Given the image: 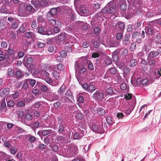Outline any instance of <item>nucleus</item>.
<instances>
[{
  "label": "nucleus",
  "mask_w": 161,
  "mask_h": 161,
  "mask_svg": "<svg viewBox=\"0 0 161 161\" xmlns=\"http://www.w3.org/2000/svg\"><path fill=\"white\" fill-rule=\"evenodd\" d=\"M117 71V70L115 68L112 67L108 69L107 71L106 74L110 76L111 75L115 74Z\"/></svg>",
  "instance_id": "17"
},
{
  "label": "nucleus",
  "mask_w": 161,
  "mask_h": 161,
  "mask_svg": "<svg viewBox=\"0 0 161 161\" xmlns=\"http://www.w3.org/2000/svg\"><path fill=\"white\" fill-rule=\"evenodd\" d=\"M67 29L68 31L70 32H73L77 31V27L73 24L70 25Z\"/></svg>",
  "instance_id": "21"
},
{
  "label": "nucleus",
  "mask_w": 161,
  "mask_h": 161,
  "mask_svg": "<svg viewBox=\"0 0 161 161\" xmlns=\"http://www.w3.org/2000/svg\"><path fill=\"white\" fill-rule=\"evenodd\" d=\"M161 34L158 33L156 34L155 36L154 39L156 41H158L161 38Z\"/></svg>",
  "instance_id": "64"
},
{
  "label": "nucleus",
  "mask_w": 161,
  "mask_h": 161,
  "mask_svg": "<svg viewBox=\"0 0 161 161\" xmlns=\"http://www.w3.org/2000/svg\"><path fill=\"white\" fill-rule=\"evenodd\" d=\"M137 64V61L136 59H131L130 61L129 65L130 67H134Z\"/></svg>",
  "instance_id": "40"
},
{
  "label": "nucleus",
  "mask_w": 161,
  "mask_h": 161,
  "mask_svg": "<svg viewBox=\"0 0 161 161\" xmlns=\"http://www.w3.org/2000/svg\"><path fill=\"white\" fill-rule=\"evenodd\" d=\"M80 14H87L89 12V9L87 7L85 6L84 5H81L79 7Z\"/></svg>",
  "instance_id": "12"
},
{
  "label": "nucleus",
  "mask_w": 161,
  "mask_h": 161,
  "mask_svg": "<svg viewBox=\"0 0 161 161\" xmlns=\"http://www.w3.org/2000/svg\"><path fill=\"white\" fill-rule=\"evenodd\" d=\"M17 105L18 107H23L25 105V100L19 101L17 103Z\"/></svg>",
  "instance_id": "41"
},
{
  "label": "nucleus",
  "mask_w": 161,
  "mask_h": 161,
  "mask_svg": "<svg viewBox=\"0 0 161 161\" xmlns=\"http://www.w3.org/2000/svg\"><path fill=\"white\" fill-rule=\"evenodd\" d=\"M53 132V131L51 129L45 130L42 131V136H45L46 135L51 134Z\"/></svg>",
  "instance_id": "33"
},
{
  "label": "nucleus",
  "mask_w": 161,
  "mask_h": 161,
  "mask_svg": "<svg viewBox=\"0 0 161 161\" xmlns=\"http://www.w3.org/2000/svg\"><path fill=\"white\" fill-rule=\"evenodd\" d=\"M67 34L64 32H62L58 36V39L60 41H65L67 37Z\"/></svg>",
  "instance_id": "19"
},
{
  "label": "nucleus",
  "mask_w": 161,
  "mask_h": 161,
  "mask_svg": "<svg viewBox=\"0 0 161 161\" xmlns=\"http://www.w3.org/2000/svg\"><path fill=\"white\" fill-rule=\"evenodd\" d=\"M50 139L49 136H47L44 138L43 142L46 145H48L50 143Z\"/></svg>",
  "instance_id": "45"
},
{
  "label": "nucleus",
  "mask_w": 161,
  "mask_h": 161,
  "mask_svg": "<svg viewBox=\"0 0 161 161\" xmlns=\"http://www.w3.org/2000/svg\"><path fill=\"white\" fill-rule=\"evenodd\" d=\"M96 89V87L92 85H89L88 92H92Z\"/></svg>",
  "instance_id": "42"
},
{
  "label": "nucleus",
  "mask_w": 161,
  "mask_h": 161,
  "mask_svg": "<svg viewBox=\"0 0 161 161\" xmlns=\"http://www.w3.org/2000/svg\"><path fill=\"white\" fill-rule=\"evenodd\" d=\"M31 3L35 7H36L38 5L39 6L38 1H37L36 0H32Z\"/></svg>",
  "instance_id": "61"
},
{
  "label": "nucleus",
  "mask_w": 161,
  "mask_h": 161,
  "mask_svg": "<svg viewBox=\"0 0 161 161\" xmlns=\"http://www.w3.org/2000/svg\"><path fill=\"white\" fill-rule=\"evenodd\" d=\"M125 27L124 23L120 21L118 22L114 26V31L118 32H123Z\"/></svg>",
  "instance_id": "3"
},
{
  "label": "nucleus",
  "mask_w": 161,
  "mask_h": 161,
  "mask_svg": "<svg viewBox=\"0 0 161 161\" xmlns=\"http://www.w3.org/2000/svg\"><path fill=\"white\" fill-rule=\"evenodd\" d=\"M7 106L10 108L13 107L15 104L14 101L12 100L8 101V102H7Z\"/></svg>",
  "instance_id": "50"
},
{
  "label": "nucleus",
  "mask_w": 161,
  "mask_h": 161,
  "mask_svg": "<svg viewBox=\"0 0 161 161\" xmlns=\"http://www.w3.org/2000/svg\"><path fill=\"white\" fill-rule=\"evenodd\" d=\"M60 55L62 57L65 58L67 55L66 51L64 50H63L60 52Z\"/></svg>",
  "instance_id": "56"
},
{
  "label": "nucleus",
  "mask_w": 161,
  "mask_h": 161,
  "mask_svg": "<svg viewBox=\"0 0 161 161\" xmlns=\"http://www.w3.org/2000/svg\"><path fill=\"white\" fill-rule=\"evenodd\" d=\"M106 120L108 124L109 125H111L113 124V120L112 118L110 116L107 117L106 118Z\"/></svg>",
  "instance_id": "48"
},
{
  "label": "nucleus",
  "mask_w": 161,
  "mask_h": 161,
  "mask_svg": "<svg viewBox=\"0 0 161 161\" xmlns=\"http://www.w3.org/2000/svg\"><path fill=\"white\" fill-rule=\"evenodd\" d=\"M58 124L59 125L58 127V132L59 134H62L64 131V124H63L64 121L60 117H58Z\"/></svg>",
  "instance_id": "4"
},
{
  "label": "nucleus",
  "mask_w": 161,
  "mask_h": 161,
  "mask_svg": "<svg viewBox=\"0 0 161 161\" xmlns=\"http://www.w3.org/2000/svg\"><path fill=\"white\" fill-rule=\"evenodd\" d=\"M103 97L104 94L100 92L98 90H97L92 95V97L97 100H100L103 99Z\"/></svg>",
  "instance_id": "8"
},
{
  "label": "nucleus",
  "mask_w": 161,
  "mask_h": 161,
  "mask_svg": "<svg viewBox=\"0 0 161 161\" xmlns=\"http://www.w3.org/2000/svg\"><path fill=\"white\" fill-rule=\"evenodd\" d=\"M65 97H64V99L66 101L70 100L73 99V96L72 93L70 90H68L65 93Z\"/></svg>",
  "instance_id": "10"
},
{
  "label": "nucleus",
  "mask_w": 161,
  "mask_h": 161,
  "mask_svg": "<svg viewBox=\"0 0 161 161\" xmlns=\"http://www.w3.org/2000/svg\"><path fill=\"white\" fill-rule=\"evenodd\" d=\"M145 31L146 34H148L149 35H152L154 33V30L150 26L145 27Z\"/></svg>",
  "instance_id": "23"
},
{
  "label": "nucleus",
  "mask_w": 161,
  "mask_h": 161,
  "mask_svg": "<svg viewBox=\"0 0 161 161\" xmlns=\"http://www.w3.org/2000/svg\"><path fill=\"white\" fill-rule=\"evenodd\" d=\"M19 95V93L18 92H15L12 95V97L13 99L17 98Z\"/></svg>",
  "instance_id": "55"
},
{
  "label": "nucleus",
  "mask_w": 161,
  "mask_h": 161,
  "mask_svg": "<svg viewBox=\"0 0 161 161\" xmlns=\"http://www.w3.org/2000/svg\"><path fill=\"white\" fill-rule=\"evenodd\" d=\"M100 14L104 17H106L109 14L107 5L103 8L99 12Z\"/></svg>",
  "instance_id": "13"
},
{
  "label": "nucleus",
  "mask_w": 161,
  "mask_h": 161,
  "mask_svg": "<svg viewBox=\"0 0 161 161\" xmlns=\"http://www.w3.org/2000/svg\"><path fill=\"white\" fill-rule=\"evenodd\" d=\"M38 147L40 149L43 150L46 148V146L43 144L40 143L38 145Z\"/></svg>",
  "instance_id": "63"
},
{
  "label": "nucleus",
  "mask_w": 161,
  "mask_h": 161,
  "mask_svg": "<svg viewBox=\"0 0 161 161\" xmlns=\"http://www.w3.org/2000/svg\"><path fill=\"white\" fill-rule=\"evenodd\" d=\"M119 3L120 4L119 8L120 10L123 11H126L127 7L126 1L125 0H119Z\"/></svg>",
  "instance_id": "11"
},
{
  "label": "nucleus",
  "mask_w": 161,
  "mask_h": 161,
  "mask_svg": "<svg viewBox=\"0 0 161 161\" xmlns=\"http://www.w3.org/2000/svg\"><path fill=\"white\" fill-rule=\"evenodd\" d=\"M49 147L51 148L52 150L54 152H57L59 149L58 146L56 144H54L53 145H50Z\"/></svg>",
  "instance_id": "39"
},
{
  "label": "nucleus",
  "mask_w": 161,
  "mask_h": 161,
  "mask_svg": "<svg viewBox=\"0 0 161 161\" xmlns=\"http://www.w3.org/2000/svg\"><path fill=\"white\" fill-rule=\"evenodd\" d=\"M15 75L17 77L21 79L24 76V72H22L21 70L19 69L15 72Z\"/></svg>",
  "instance_id": "26"
},
{
  "label": "nucleus",
  "mask_w": 161,
  "mask_h": 161,
  "mask_svg": "<svg viewBox=\"0 0 161 161\" xmlns=\"http://www.w3.org/2000/svg\"><path fill=\"white\" fill-rule=\"evenodd\" d=\"M8 74L10 77H12L14 75V70L11 68H9L8 70Z\"/></svg>",
  "instance_id": "47"
},
{
  "label": "nucleus",
  "mask_w": 161,
  "mask_h": 161,
  "mask_svg": "<svg viewBox=\"0 0 161 161\" xmlns=\"http://www.w3.org/2000/svg\"><path fill=\"white\" fill-rule=\"evenodd\" d=\"M65 86L64 84L62 85L58 89V92L60 95L63 94L65 91Z\"/></svg>",
  "instance_id": "37"
},
{
  "label": "nucleus",
  "mask_w": 161,
  "mask_h": 161,
  "mask_svg": "<svg viewBox=\"0 0 161 161\" xmlns=\"http://www.w3.org/2000/svg\"><path fill=\"white\" fill-rule=\"evenodd\" d=\"M26 8L27 10L30 12H32L33 13H34L36 11L35 9L30 4H26Z\"/></svg>",
  "instance_id": "34"
},
{
  "label": "nucleus",
  "mask_w": 161,
  "mask_h": 161,
  "mask_svg": "<svg viewBox=\"0 0 161 161\" xmlns=\"http://www.w3.org/2000/svg\"><path fill=\"white\" fill-rule=\"evenodd\" d=\"M27 81H26V79L24 81V83L22 88L24 89H26L28 88L29 86Z\"/></svg>",
  "instance_id": "49"
},
{
  "label": "nucleus",
  "mask_w": 161,
  "mask_h": 161,
  "mask_svg": "<svg viewBox=\"0 0 161 161\" xmlns=\"http://www.w3.org/2000/svg\"><path fill=\"white\" fill-rule=\"evenodd\" d=\"M19 22L17 20H15L10 25V29H15L18 28L19 26Z\"/></svg>",
  "instance_id": "24"
},
{
  "label": "nucleus",
  "mask_w": 161,
  "mask_h": 161,
  "mask_svg": "<svg viewBox=\"0 0 161 161\" xmlns=\"http://www.w3.org/2000/svg\"><path fill=\"white\" fill-rule=\"evenodd\" d=\"M47 96L48 98H51L53 100H57L58 99V96L56 93L53 92L50 88H48L47 92Z\"/></svg>",
  "instance_id": "5"
},
{
  "label": "nucleus",
  "mask_w": 161,
  "mask_h": 161,
  "mask_svg": "<svg viewBox=\"0 0 161 161\" xmlns=\"http://www.w3.org/2000/svg\"><path fill=\"white\" fill-rule=\"evenodd\" d=\"M56 139L58 142L60 143L64 142L66 140V138L61 136H57L56 138Z\"/></svg>",
  "instance_id": "31"
},
{
  "label": "nucleus",
  "mask_w": 161,
  "mask_h": 161,
  "mask_svg": "<svg viewBox=\"0 0 161 161\" xmlns=\"http://www.w3.org/2000/svg\"><path fill=\"white\" fill-rule=\"evenodd\" d=\"M1 107L3 109H5L6 111L7 110V107L5 102V98H3L1 102Z\"/></svg>",
  "instance_id": "38"
},
{
  "label": "nucleus",
  "mask_w": 161,
  "mask_h": 161,
  "mask_svg": "<svg viewBox=\"0 0 161 161\" xmlns=\"http://www.w3.org/2000/svg\"><path fill=\"white\" fill-rule=\"evenodd\" d=\"M33 59L31 57H28L25 56L23 58V64L26 67H28L33 62Z\"/></svg>",
  "instance_id": "6"
},
{
  "label": "nucleus",
  "mask_w": 161,
  "mask_h": 161,
  "mask_svg": "<svg viewBox=\"0 0 161 161\" xmlns=\"http://www.w3.org/2000/svg\"><path fill=\"white\" fill-rule=\"evenodd\" d=\"M105 64L106 65H109L112 63V61L110 58H107L105 60Z\"/></svg>",
  "instance_id": "58"
},
{
  "label": "nucleus",
  "mask_w": 161,
  "mask_h": 161,
  "mask_svg": "<svg viewBox=\"0 0 161 161\" xmlns=\"http://www.w3.org/2000/svg\"><path fill=\"white\" fill-rule=\"evenodd\" d=\"M37 32L39 34L42 35H49L46 31H44V29L42 27H39L37 29Z\"/></svg>",
  "instance_id": "25"
},
{
  "label": "nucleus",
  "mask_w": 161,
  "mask_h": 161,
  "mask_svg": "<svg viewBox=\"0 0 161 161\" xmlns=\"http://www.w3.org/2000/svg\"><path fill=\"white\" fill-rule=\"evenodd\" d=\"M77 100L80 103H83L84 101V98L82 96H78Z\"/></svg>",
  "instance_id": "62"
},
{
  "label": "nucleus",
  "mask_w": 161,
  "mask_h": 161,
  "mask_svg": "<svg viewBox=\"0 0 161 161\" xmlns=\"http://www.w3.org/2000/svg\"><path fill=\"white\" fill-rule=\"evenodd\" d=\"M0 95L2 97H5L10 92V89L8 88H5L4 89H1L0 90Z\"/></svg>",
  "instance_id": "14"
},
{
  "label": "nucleus",
  "mask_w": 161,
  "mask_h": 161,
  "mask_svg": "<svg viewBox=\"0 0 161 161\" xmlns=\"http://www.w3.org/2000/svg\"><path fill=\"white\" fill-rule=\"evenodd\" d=\"M148 79L147 78H145L141 81V83L142 85L143 86H146L148 84Z\"/></svg>",
  "instance_id": "53"
},
{
  "label": "nucleus",
  "mask_w": 161,
  "mask_h": 161,
  "mask_svg": "<svg viewBox=\"0 0 161 161\" xmlns=\"http://www.w3.org/2000/svg\"><path fill=\"white\" fill-rule=\"evenodd\" d=\"M10 153L13 154H15L17 152L16 148L14 147H12L10 149Z\"/></svg>",
  "instance_id": "59"
},
{
  "label": "nucleus",
  "mask_w": 161,
  "mask_h": 161,
  "mask_svg": "<svg viewBox=\"0 0 161 161\" xmlns=\"http://www.w3.org/2000/svg\"><path fill=\"white\" fill-rule=\"evenodd\" d=\"M106 86L107 89L106 90L105 93L108 95H112L115 93L113 90V88L111 87V84L109 83H106Z\"/></svg>",
  "instance_id": "9"
},
{
  "label": "nucleus",
  "mask_w": 161,
  "mask_h": 161,
  "mask_svg": "<svg viewBox=\"0 0 161 161\" xmlns=\"http://www.w3.org/2000/svg\"><path fill=\"white\" fill-rule=\"evenodd\" d=\"M21 43L23 47V48H24L25 47V49H27L28 46L30 44L29 42L26 39H22L21 41Z\"/></svg>",
  "instance_id": "20"
},
{
  "label": "nucleus",
  "mask_w": 161,
  "mask_h": 161,
  "mask_svg": "<svg viewBox=\"0 0 161 161\" xmlns=\"http://www.w3.org/2000/svg\"><path fill=\"white\" fill-rule=\"evenodd\" d=\"M27 138H28V141L31 143L34 142L36 140V138L35 136H32L30 134L27 135Z\"/></svg>",
  "instance_id": "35"
},
{
  "label": "nucleus",
  "mask_w": 161,
  "mask_h": 161,
  "mask_svg": "<svg viewBox=\"0 0 161 161\" xmlns=\"http://www.w3.org/2000/svg\"><path fill=\"white\" fill-rule=\"evenodd\" d=\"M39 6L42 7H45L47 6L48 0H38Z\"/></svg>",
  "instance_id": "22"
},
{
  "label": "nucleus",
  "mask_w": 161,
  "mask_h": 161,
  "mask_svg": "<svg viewBox=\"0 0 161 161\" xmlns=\"http://www.w3.org/2000/svg\"><path fill=\"white\" fill-rule=\"evenodd\" d=\"M26 81H27L30 86H31L32 87L34 86L36 83V80L34 79H26Z\"/></svg>",
  "instance_id": "32"
},
{
  "label": "nucleus",
  "mask_w": 161,
  "mask_h": 161,
  "mask_svg": "<svg viewBox=\"0 0 161 161\" xmlns=\"http://www.w3.org/2000/svg\"><path fill=\"white\" fill-rule=\"evenodd\" d=\"M109 14H114L117 10V4L115 1H111L107 4Z\"/></svg>",
  "instance_id": "2"
},
{
  "label": "nucleus",
  "mask_w": 161,
  "mask_h": 161,
  "mask_svg": "<svg viewBox=\"0 0 161 161\" xmlns=\"http://www.w3.org/2000/svg\"><path fill=\"white\" fill-rule=\"evenodd\" d=\"M98 114L99 116H103L105 114L104 109L103 108H99L97 110Z\"/></svg>",
  "instance_id": "36"
},
{
  "label": "nucleus",
  "mask_w": 161,
  "mask_h": 161,
  "mask_svg": "<svg viewBox=\"0 0 161 161\" xmlns=\"http://www.w3.org/2000/svg\"><path fill=\"white\" fill-rule=\"evenodd\" d=\"M47 17L50 25L54 26L56 24L57 21L55 19H51V16L48 15H47Z\"/></svg>",
  "instance_id": "16"
},
{
  "label": "nucleus",
  "mask_w": 161,
  "mask_h": 161,
  "mask_svg": "<svg viewBox=\"0 0 161 161\" xmlns=\"http://www.w3.org/2000/svg\"><path fill=\"white\" fill-rule=\"evenodd\" d=\"M74 132L73 138L74 139H80L84 136V131L80 129L78 132L75 131Z\"/></svg>",
  "instance_id": "7"
},
{
  "label": "nucleus",
  "mask_w": 161,
  "mask_h": 161,
  "mask_svg": "<svg viewBox=\"0 0 161 161\" xmlns=\"http://www.w3.org/2000/svg\"><path fill=\"white\" fill-rule=\"evenodd\" d=\"M116 36V38L118 40H121L123 37V32H118Z\"/></svg>",
  "instance_id": "51"
},
{
  "label": "nucleus",
  "mask_w": 161,
  "mask_h": 161,
  "mask_svg": "<svg viewBox=\"0 0 161 161\" xmlns=\"http://www.w3.org/2000/svg\"><path fill=\"white\" fill-rule=\"evenodd\" d=\"M61 106V103L59 101H58L54 103L53 104V106L56 108H59Z\"/></svg>",
  "instance_id": "54"
},
{
  "label": "nucleus",
  "mask_w": 161,
  "mask_h": 161,
  "mask_svg": "<svg viewBox=\"0 0 161 161\" xmlns=\"http://www.w3.org/2000/svg\"><path fill=\"white\" fill-rule=\"evenodd\" d=\"M15 113L19 117L22 118L24 115V112L22 110H16L15 111Z\"/></svg>",
  "instance_id": "43"
},
{
  "label": "nucleus",
  "mask_w": 161,
  "mask_h": 161,
  "mask_svg": "<svg viewBox=\"0 0 161 161\" xmlns=\"http://www.w3.org/2000/svg\"><path fill=\"white\" fill-rule=\"evenodd\" d=\"M148 64L150 65L153 66L156 64V61L153 59H151L148 61Z\"/></svg>",
  "instance_id": "57"
},
{
  "label": "nucleus",
  "mask_w": 161,
  "mask_h": 161,
  "mask_svg": "<svg viewBox=\"0 0 161 161\" xmlns=\"http://www.w3.org/2000/svg\"><path fill=\"white\" fill-rule=\"evenodd\" d=\"M159 54L158 51H153L150 52L148 54V57L150 58H153L157 56Z\"/></svg>",
  "instance_id": "29"
},
{
  "label": "nucleus",
  "mask_w": 161,
  "mask_h": 161,
  "mask_svg": "<svg viewBox=\"0 0 161 161\" xmlns=\"http://www.w3.org/2000/svg\"><path fill=\"white\" fill-rule=\"evenodd\" d=\"M33 117V116L32 115L30 114L27 113L25 115V118L26 120L30 121L32 119Z\"/></svg>",
  "instance_id": "46"
},
{
  "label": "nucleus",
  "mask_w": 161,
  "mask_h": 161,
  "mask_svg": "<svg viewBox=\"0 0 161 161\" xmlns=\"http://www.w3.org/2000/svg\"><path fill=\"white\" fill-rule=\"evenodd\" d=\"M91 128L95 133H103L104 132L103 124L99 122L93 123L91 125Z\"/></svg>",
  "instance_id": "1"
},
{
  "label": "nucleus",
  "mask_w": 161,
  "mask_h": 161,
  "mask_svg": "<svg viewBox=\"0 0 161 161\" xmlns=\"http://www.w3.org/2000/svg\"><path fill=\"white\" fill-rule=\"evenodd\" d=\"M132 97V94L130 93H127L125 95L124 97L126 100L130 99Z\"/></svg>",
  "instance_id": "60"
},
{
  "label": "nucleus",
  "mask_w": 161,
  "mask_h": 161,
  "mask_svg": "<svg viewBox=\"0 0 161 161\" xmlns=\"http://www.w3.org/2000/svg\"><path fill=\"white\" fill-rule=\"evenodd\" d=\"M58 9L57 8H53L50 9L49 12L47 13V15L50 16H53L57 14Z\"/></svg>",
  "instance_id": "18"
},
{
  "label": "nucleus",
  "mask_w": 161,
  "mask_h": 161,
  "mask_svg": "<svg viewBox=\"0 0 161 161\" xmlns=\"http://www.w3.org/2000/svg\"><path fill=\"white\" fill-rule=\"evenodd\" d=\"M34 34L31 31H28L24 34L25 37L28 39H32L33 37Z\"/></svg>",
  "instance_id": "28"
},
{
  "label": "nucleus",
  "mask_w": 161,
  "mask_h": 161,
  "mask_svg": "<svg viewBox=\"0 0 161 161\" xmlns=\"http://www.w3.org/2000/svg\"><path fill=\"white\" fill-rule=\"evenodd\" d=\"M7 53L4 54L5 55H6L8 58V59L10 58V56L13 54L14 53V50L12 48H8L7 50Z\"/></svg>",
  "instance_id": "30"
},
{
  "label": "nucleus",
  "mask_w": 161,
  "mask_h": 161,
  "mask_svg": "<svg viewBox=\"0 0 161 161\" xmlns=\"http://www.w3.org/2000/svg\"><path fill=\"white\" fill-rule=\"evenodd\" d=\"M38 24L37 22L36 21H33L31 24V27L33 29H36L38 27Z\"/></svg>",
  "instance_id": "52"
},
{
  "label": "nucleus",
  "mask_w": 161,
  "mask_h": 161,
  "mask_svg": "<svg viewBox=\"0 0 161 161\" xmlns=\"http://www.w3.org/2000/svg\"><path fill=\"white\" fill-rule=\"evenodd\" d=\"M130 34H126L125 35L122 41L124 45H126L130 43Z\"/></svg>",
  "instance_id": "15"
},
{
  "label": "nucleus",
  "mask_w": 161,
  "mask_h": 161,
  "mask_svg": "<svg viewBox=\"0 0 161 161\" xmlns=\"http://www.w3.org/2000/svg\"><path fill=\"white\" fill-rule=\"evenodd\" d=\"M83 115L82 113H78L76 114L75 117L76 120L77 121H79V120L82 119L83 118Z\"/></svg>",
  "instance_id": "44"
},
{
  "label": "nucleus",
  "mask_w": 161,
  "mask_h": 161,
  "mask_svg": "<svg viewBox=\"0 0 161 161\" xmlns=\"http://www.w3.org/2000/svg\"><path fill=\"white\" fill-rule=\"evenodd\" d=\"M119 45V42L117 40H115L111 42L109 47H117Z\"/></svg>",
  "instance_id": "27"
}]
</instances>
